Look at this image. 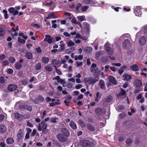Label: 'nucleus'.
<instances>
[{
	"mask_svg": "<svg viewBox=\"0 0 147 147\" xmlns=\"http://www.w3.org/2000/svg\"><path fill=\"white\" fill-rule=\"evenodd\" d=\"M131 46V44L128 40H125L123 42L122 44L123 47L125 49H128L130 48Z\"/></svg>",
	"mask_w": 147,
	"mask_h": 147,
	"instance_id": "obj_4",
	"label": "nucleus"
},
{
	"mask_svg": "<svg viewBox=\"0 0 147 147\" xmlns=\"http://www.w3.org/2000/svg\"><path fill=\"white\" fill-rule=\"evenodd\" d=\"M0 82L2 84L5 83V78L3 77H1L0 78Z\"/></svg>",
	"mask_w": 147,
	"mask_h": 147,
	"instance_id": "obj_50",
	"label": "nucleus"
},
{
	"mask_svg": "<svg viewBox=\"0 0 147 147\" xmlns=\"http://www.w3.org/2000/svg\"><path fill=\"white\" fill-rule=\"evenodd\" d=\"M144 31L145 34L147 35V26L144 27Z\"/></svg>",
	"mask_w": 147,
	"mask_h": 147,
	"instance_id": "obj_64",
	"label": "nucleus"
},
{
	"mask_svg": "<svg viewBox=\"0 0 147 147\" xmlns=\"http://www.w3.org/2000/svg\"><path fill=\"white\" fill-rule=\"evenodd\" d=\"M132 142V140L131 138H129L126 141V143L127 144L129 145L131 144Z\"/></svg>",
	"mask_w": 147,
	"mask_h": 147,
	"instance_id": "obj_44",
	"label": "nucleus"
},
{
	"mask_svg": "<svg viewBox=\"0 0 147 147\" xmlns=\"http://www.w3.org/2000/svg\"><path fill=\"white\" fill-rule=\"evenodd\" d=\"M82 87V85L81 84H78L75 86V88L76 89H79Z\"/></svg>",
	"mask_w": 147,
	"mask_h": 147,
	"instance_id": "obj_52",
	"label": "nucleus"
},
{
	"mask_svg": "<svg viewBox=\"0 0 147 147\" xmlns=\"http://www.w3.org/2000/svg\"><path fill=\"white\" fill-rule=\"evenodd\" d=\"M88 6H84L82 7V10L83 11H85L88 9Z\"/></svg>",
	"mask_w": 147,
	"mask_h": 147,
	"instance_id": "obj_47",
	"label": "nucleus"
},
{
	"mask_svg": "<svg viewBox=\"0 0 147 147\" xmlns=\"http://www.w3.org/2000/svg\"><path fill=\"white\" fill-rule=\"evenodd\" d=\"M92 48L90 47L87 46L85 48L84 51L86 53H88L92 52Z\"/></svg>",
	"mask_w": 147,
	"mask_h": 147,
	"instance_id": "obj_18",
	"label": "nucleus"
},
{
	"mask_svg": "<svg viewBox=\"0 0 147 147\" xmlns=\"http://www.w3.org/2000/svg\"><path fill=\"white\" fill-rule=\"evenodd\" d=\"M134 13L136 16H139L141 15V9L140 6H137L135 8Z\"/></svg>",
	"mask_w": 147,
	"mask_h": 147,
	"instance_id": "obj_7",
	"label": "nucleus"
},
{
	"mask_svg": "<svg viewBox=\"0 0 147 147\" xmlns=\"http://www.w3.org/2000/svg\"><path fill=\"white\" fill-rule=\"evenodd\" d=\"M45 38L44 39V40L45 41H47L49 44H51L53 40L51 39V37L50 36L46 35H45Z\"/></svg>",
	"mask_w": 147,
	"mask_h": 147,
	"instance_id": "obj_13",
	"label": "nucleus"
},
{
	"mask_svg": "<svg viewBox=\"0 0 147 147\" xmlns=\"http://www.w3.org/2000/svg\"><path fill=\"white\" fill-rule=\"evenodd\" d=\"M123 77L124 78V80H129L131 78V76L128 75L127 74H124L123 75Z\"/></svg>",
	"mask_w": 147,
	"mask_h": 147,
	"instance_id": "obj_24",
	"label": "nucleus"
},
{
	"mask_svg": "<svg viewBox=\"0 0 147 147\" xmlns=\"http://www.w3.org/2000/svg\"><path fill=\"white\" fill-rule=\"evenodd\" d=\"M46 18L47 19H48L50 18H55V14L53 13H49L48 15V16L46 17Z\"/></svg>",
	"mask_w": 147,
	"mask_h": 147,
	"instance_id": "obj_28",
	"label": "nucleus"
},
{
	"mask_svg": "<svg viewBox=\"0 0 147 147\" xmlns=\"http://www.w3.org/2000/svg\"><path fill=\"white\" fill-rule=\"evenodd\" d=\"M9 64V62L7 60H6L3 63V66H6Z\"/></svg>",
	"mask_w": 147,
	"mask_h": 147,
	"instance_id": "obj_59",
	"label": "nucleus"
},
{
	"mask_svg": "<svg viewBox=\"0 0 147 147\" xmlns=\"http://www.w3.org/2000/svg\"><path fill=\"white\" fill-rule=\"evenodd\" d=\"M71 21L72 23L75 24H78V22H77L76 19L75 18H72Z\"/></svg>",
	"mask_w": 147,
	"mask_h": 147,
	"instance_id": "obj_48",
	"label": "nucleus"
},
{
	"mask_svg": "<svg viewBox=\"0 0 147 147\" xmlns=\"http://www.w3.org/2000/svg\"><path fill=\"white\" fill-rule=\"evenodd\" d=\"M26 108L27 110L29 111H31L32 110V108L30 106H27Z\"/></svg>",
	"mask_w": 147,
	"mask_h": 147,
	"instance_id": "obj_58",
	"label": "nucleus"
},
{
	"mask_svg": "<svg viewBox=\"0 0 147 147\" xmlns=\"http://www.w3.org/2000/svg\"><path fill=\"white\" fill-rule=\"evenodd\" d=\"M19 36H21L25 40H27L28 38V37L24 35V33L23 32L19 33Z\"/></svg>",
	"mask_w": 147,
	"mask_h": 147,
	"instance_id": "obj_38",
	"label": "nucleus"
},
{
	"mask_svg": "<svg viewBox=\"0 0 147 147\" xmlns=\"http://www.w3.org/2000/svg\"><path fill=\"white\" fill-rule=\"evenodd\" d=\"M69 125L71 127L74 129H75L77 128L76 123L73 121H71L70 122Z\"/></svg>",
	"mask_w": 147,
	"mask_h": 147,
	"instance_id": "obj_23",
	"label": "nucleus"
},
{
	"mask_svg": "<svg viewBox=\"0 0 147 147\" xmlns=\"http://www.w3.org/2000/svg\"><path fill=\"white\" fill-rule=\"evenodd\" d=\"M23 119H25L29 118L30 117V115L29 114H27L23 115Z\"/></svg>",
	"mask_w": 147,
	"mask_h": 147,
	"instance_id": "obj_49",
	"label": "nucleus"
},
{
	"mask_svg": "<svg viewBox=\"0 0 147 147\" xmlns=\"http://www.w3.org/2000/svg\"><path fill=\"white\" fill-rule=\"evenodd\" d=\"M41 68V64L40 63H37L36 66V69L37 70H40Z\"/></svg>",
	"mask_w": 147,
	"mask_h": 147,
	"instance_id": "obj_39",
	"label": "nucleus"
},
{
	"mask_svg": "<svg viewBox=\"0 0 147 147\" xmlns=\"http://www.w3.org/2000/svg\"><path fill=\"white\" fill-rule=\"evenodd\" d=\"M9 60L11 63H14L16 61L15 58L14 57H10L9 58Z\"/></svg>",
	"mask_w": 147,
	"mask_h": 147,
	"instance_id": "obj_46",
	"label": "nucleus"
},
{
	"mask_svg": "<svg viewBox=\"0 0 147 147\" xmlns=\"http://www.w3.org/2000/svg\"><path fill=\"white\" fill-rule=\"evenodd\" d=\"M135 51L133 50H131L128 51V55L131 56L132 58H135Z\"/></svg>",
	"mask_w": 147,
	"mask_h": 147,
	"instance_id": "obj_25",
	"label": "nucleus"
},
{
	"mask_svg": "<svg viewBox=\"0 0 147 147\" xmlns=\"http://www.w3.org/2000/svg\"><path fill=\"white\" fill-rule=\"evenodd\" d=\"M17 88V86L14 84L10 85L8 87V90L11 91H13L15 90Z\"/></svg>",
	"mask_w": 147,
	"mask_h": 147,
	"instance_id": "obj_12",
	"label": "nucleus"
},
{
	"mask_svg": "<svg viewBox=\"0 0 147 147\" xmlns=\"http://www.w3.org/2000/svg\"><path fill=\"white\" fill-rule=\"evenodd\" d=\"M109 79L110 82L112 84H115L116 83V81L115 78L112 76H110L109 77Z\"/></svg>",
	"mask_w": 147,
	"mask_h": 147,
	"instance_id": "obj_20",
	"label": "nucleus"
},
{
	"mask_svg": "<svg viewBox=\"0 0 147 147\" xmlns=\"http://www.w3.org/2000/svg\"><path fill=\"white\" fill-rule=\"evenodd\" d=\"M15 9L14 7H11L8 9V10L9 12L10 13H13V12H14V11H15Z\"/></svg>",
	"mask_w": 147,
	"mask_h": 147,
	"instance_id": "obj_43",
	"label": "nucleus"
},
{
	"mask_svg": "<svg viewBox=\"0 0 147 147\" xmlns=\"http://www.w3.org/2000/svg\"><path fill=\"white\" fill-rule=\"evenodd\" d=\"M88 129L91 131H93L95 130L94 127L92 125L88 124L87 126Z\"/></svg>",
	"mask_w": 147,
	"mask_h": 147,
	"instance_id": "obj_35",
	"label": "nucleus"
},
{
	"mask_svg": "<svg viewBox=\"0 0 147 147\" xmlns=\"http://www.w3.org/2000/svg\"><path fill=\"white\" fill-rule=\"evenodd\" d=\"M24 131L20 129L19 130L17 134V137L19 139L23 138L24 136Z\"/></svg>",
	"mask_w": 147,
	"mask_h": 147,
	"instance_id": "obj_11",
	"label": "nucleus"
},
{
	"mask_svg": "<svg viewBox=\"0 0 147 147\" xmlns=\"http://www.w3.org/2000/svg\"><path fill=\"white\" fill-rule=\"evenodd\" d=\"M61 131L62 134L65 136L68 137L69 136V132L67 129L65 128H62L61 129Z\"/></svg>",
	"mask_w": 147,
	"mask_h": 147,
	"instance_id": "obj_9",
	"label": "nucleus"
},
{
	"mask_svg": "<svg viewBox=\"0 0 147 147\" xmlns=\"http://www.w3.org/2000/svg\"><path fill=\"white\" fill-rule=\"evenodd\" d=\"M28 83V80H25L22 82V84L24 85H26Z\"/></svg>",
	"mask_w": 147,
	"mask_h": 147,
	"instance_id": "obj_60",
	"label": "nucleus"
},
{
	"mask_svg": "<svg viewBox=\"0 0 147 147\" xmlns=\"http://www.w3.org/2000/svg\"><path fill=\"white\" fill-rule=\"evenodd\" d=\"M57 138L59 141L61 142H63L66 140L65 136L61 133L58 134Z\"/></svg>",
	"mask_w": 147,
	"mask_h": 147,
	"instance_id": "obj_6",
	"label": "nucleus"
},
{
	"mask_svg": "<svg viewBox=\"0 0 147 147\" xmlns=\"http://www.w3.org/2000/svg\"><path fill=\"white\" fill-rule=\"evenodd\" d=\"M7 130L6 126L3 124L0 125V133L3 134L5 133Z\"/></svg>",
	"mask_w": 147,
	"mask_h": 147,
	"instance_id": "obj_10",
	"label": "nucleus"
},
{
	"mask_svg": "<svg viewBox=\"0 0 147 147\" xmlns=\"http://www.w3.org/2000/svg\"><path fill=\"white\" fill-rule=\"evenodd\" d=\"M135 84L138 88H140L141 86L142 83L140 80L136 79L135 81Z\"/></svg>",
	"mask_w": 147,
	"mask_h": 147,
	"instance_id": "obj_15",
	"label": "nucleus"
},
{
	"mask_svg": "<svg viewBox=\"0 0 147 147\" xmlns=\"http://www.w3.org/2000/svg\"><path fill=\"white\" fill-rule=\"evenodd\" d=\"M98 69V68L97 67L96 64L93 63L91 65L90 71L94 73L96 72Z\"/></svg>",
	"mask_w": 147,
	"mask_h": 147,
	"instance_id": "obj_14",
	"label": "nucleus"
},
{
	"mask_svg": "<svg viewBox=\"0 0 147 147\" xmlns=\"http://www.w3.org/2000/svg\"><path fill=\"white\" fill-rule=\"evenodd\" d=\"M124 109V107L122 105L118 107V109L119 111L123 110Z\"/></svg>",
	"mask_w": 147,
	"mask_h": 147,
	"instance_id": "obj_53",
	"label": "nucleus"
},
{
	"mask_svg": "<svg viewBox=\"0 0 147 147\" xmlns=\"http://www.w3.org/2000/svg\"><path fill=\"white\" fill-rule=\"evenodd\" d=\"M84 27V31L85 34L86 35H88L90 33L89 24L86 22L83 23Z\"/></svg>",
	"mask_w": 147,
	"mask_h": 147,
	"instance_id": "obj_5",
	"label": "nucleus"
},
{
	"mask_svg": "<svg viewBox=\"0 0 147 147\" xmlns=\"http://www.w3.org/2000/svg\"><path fill=\"white\" fill-rule=\"evenodd\" d=\"M60 104V103L59 102V100H58L56 101L50 103V106L51 107H54L56 105H59Z\"/></svg>",
	"mask_w": 147,
	"mask_h": 147,
	"instance_id": "obj_26",
	"label": "nucleus"
},
{
	"mask_svg": "<svg viewBox=\"0 0 147 147\" xmlns=\"http://www.w3.org/2000/svg\"><path fill=\"white\" fill-rule=\"evenodd\" d=\"M99 84L100 86V88L101 89L104 90L105 89V84L104 81L102 80H100Z\"/></svg>",
	"mask_w": 147,
	"mask_h": 147,
	"instance_id": "obj_19",
	"label": "nucleus"
},
{
	"mask_svg": "<svg viewBox=\"0 0 147 147\" xmlns=\"http://www.w3.org/2000/svg\"><path fill=\"white\" fill-rule=\"evenodd\" d=\"M110 69L113 72H115L116 71V69L115 67L114 66H111L110 67Z\"/></svg>",
	"mask_w": 147,
	"mask_h": 147,
	"instance_id": "obj_61",
	"label": "nucleus"
},
{
	"mask_svg": "<svg viewBox=\"0 0 147 147\" xmlns=\"http://www.w3.org/2000/svg\"><path fill=\"white\" fill-rule=\"evenodd\" d=\"M7 72L9 74H12L13 72V70L11 69H8L7 70Z\"/></svg>",
	"mask_w": 147,
	"mask_h": 147,
	"instance_id": "obj_55",
	"label": "nucleus"
},
{
	"mask_svg": "<svg viewBox=\"0 0 147 147\" xmlns=\"http://www.w3.org/2000/svg\"><path fill=\"white\" fill-rule=\"evenodd\" d=\"M32 26H34L36 27L37 28H40V26L38 24H32Z\"/></svg>",
	"mask_w": 147,
	"mask_h": 147,
	"instance_id": "obj_54",
	"label": "nucleus"
},
{
	"mask_svg": "<svg viewBox=\"0 0 147 147\" xmlns=\"http://www.w3.org/2000/svg\"><path fill=\"white\" fill-rule=\"evenodd\" d=\"M112 65L113 66H116L117 67H120L121 66V64L120 63H111Z\"/></svg>",
	"mask_w": 147,
	"mask_h": 147,
	"instance_id": "obj_51",
	"label": "nucleus"
},
{
	"mask_svg": "<svg viewBox=\"0 0 147 147\" xmlns=\"http://www.w3.org/2000/svg\"><path fill=\"white\" fill-rule=\"evenodd\" d=\"M99 80L98 76H96L95 78H91V79L90 80V83L92 84L95 83L98 81Z\"/></svg>",
	"mask_w": 147,
	"mask_h": 147,
	"instance_id": "obj_22",
	"label": "nucleus"
},
{
	"mask_svg": "<svg viewBox=\"0 0 147 147\" xmlns=\"http://www.w3.org/2000/svg\"><path fill=\"white\" fill-rule=\"evenodd\" d=\"M91 79V77H87V78H85L83 79V81L85 82H88L90 81Z\"/></svg>",
	"mask_w": 147,
	"mask_h": 147,
	"instance_id": "obj_42",
	"label": "nucleus"
},
{
	"mask_svg": "<svg viewBox=\"0 0 147 147\" xmlns=\"http://www.w3.org/2000/svg\"><path fill=\"white\" fill-rule=\"evenodd\" d=\"M59 63V60L55 59H54L52 61V63L53 64L57 65Z\"/></svg>",
	"mask_w": 147,
	"mask_h": 147,
	"instance_id": "obj_40",
	"label": "nucleus"
},
{
	"mask_svg": "<svg viewBox=\"0 0 147 147\" xmlns=\"http://www.w3.org/2000/svg\"><path fill=\"white\" fill-rule=\"evenodd\" d=\"M112 45L109 42H107L104 46L105 49L109 54L112 55L113 53V49L111 47Z\"/></svg>",
	"mask_w": 147,
	"mask_h": 147,
	"instance_id": "obj_2",
	"label": "nucleus"
},
{
	"mask_svg": "<svg viewBox=\"0 0 147 147\" xmlns=\"http://www.w3.org/2000/svg\"><path fill=\"white\" fill-rule=\"evenodd\" d=\"M113 99V98L111 96H108L106 99V101L108 102H110Z\"/></svg>",
	"mask_w": 147,
	"mask_h": 147,
	"instance_id": "obj_45",
	"label": "nucleus"
},
{
	"mask_svg": "<svg viewBox=\"0 0 147 147\" xmlns=\"http://www.w3.org/2000/svg\"><path fill=\"white\" fill-rule=\"evenodd\" d=\"M57 119L56 118H51L50 119L51 121L53 123H56V120Z\"/></svg>",
	"mask_w": 147,
	"mask_h": 147,
	"instance_id": "obj_62",
	"label": "nucleus"
},
{
	"mask_svg": "<svg viewBox=\"0 0 147 147\" xmlns=\"http://www.w3.org/2000/svg\"><path fill=\"white\" fill-rule=\"evenodd\" d=\"M83 2L86 4H89L93 3V5H95V3H93V1L92 0H82Z\"/></svg>",
	"mask_w": 147,
	"mask_h": 147,
	"instance_id": "obj_29",
	"label": "nucleus"
},
{
	"mask_svg": "<svg viewBox=\"0 0 147 147\" xmlns=\"http://www.w3.org/2000/svg\"><path fill=\"white\" fill-rule=\"evenodd\" d=\"M102 61L104 62H106L108 61V57L103 58H102Z\"/></svg>",
	"mask_w": 147,
	"mask_h": 147,
	"instance_id": "obj_57",
	"label": "nucleus"
},
{
	"mask_svg": "<svg viewBox=\"0 0 147 147\" xmlns=\"http://www.w3.org/2000/svg\"><path fill=\"white\" fill-rule=\"evenodd\" d=\"M80 144L81 146L84 147H91L92 145V144L87 140H81Z\"/></svg>",
	"mask_w": 147,
	"mask_h": 147,
	"instance_id": "obj_3",
	"label": "nucleus"
},
{
	"mask_svg": "<svg viewBox=\"0 0 147 147\" xmlns=\"http://www.w3.org/2000/svg\"><path fill=\"white\" fill-rule=\"evenodd\" d=\"M130 68L132 70L134 71H137L139 70V67L138 65L136 64H134L131 65Z\"/></svg>",
	"mask_w": 147,
	"mask_h": 147,
	"instance_id": "obj_17",
	"label": "nucleus"
},
{
	"mask_svg": "<svg viewBox=\"0 0 147 147\" xmlns=\"http://www.w3.org/2000/svg\"><path fill=\"white\" fill-rule=\"evenodd\" d=\"M146 37L143 36L140 38L139 40V44L140 45H144L146 44Z\"/></svg>",
	"mask_w": 147,
	"mask_h": 147,
	"instance_id": "obj_8",
	"label": "nucleus"
},
{
	"mask_svg": "<svg viewBox=\"0 0 147 147\" xmlns=\"http://www.w3.org/2000/svg\"><path fill=\"white\" fill-rule=\"evenodd\" d=\"M14 115L15 118L19 120H21L23 119V115L20 114L18 113H15Z\"/></svg>",
	"mask_w": 147,
	"mask_h": 147,
	"instance_id": "obj_16",
	"label": "nucleus"
},
{
	"mask_svg": "<svg viewBox=\"0 0 147 147\" xmlns=\"http://www.w3.org/2000/svg\"><path fill=\"white\" fill-rule=\"evenodd\" d=\"M125 92L123 89H121L120 94L121 95H124L125 94Z\"/></svg>",
	"mask_w": 147,
	"mask_h": 147,
	"instance_id": "obj_63",
	"label": "nucleus"
},
{
	"mask_svg": "<svg viewBox=\"0 0 147 147\" xmlns=\"http://www.w3.org/2000/svg\"><path fill=\"white\" fill-rule=\"evenodd\" d=\"M47 124L45 121H42L38 125V130L39 131H42L44 134H46L48 132L47 129Z\"/></svg>",
	"mask_w": 147,
	"mask_h": 147,
	"instance_id": "obj_1",
	"label": "nucleus"
},
{
	"mask_svg": "<svg viewBox=\"0 0 147 147\" xmlns=\"http://www.w3.org/2000/svg\"><path fill=\"white\" fill-rule=\"evenodd\" d=\"M78 123L82 127H84L85 124L82 120L80 119L78 121Z\"/></svg>",
	"mask_w": 147,
	"mask_h": 147,
	"instance_id": "obj_41",
	"label": "nucleus"
},
{
	"mask_svg": "<svg viewBox=\"0 0 147 147\" xmlns=\"http://www.w3.org/2000/svg\"><path fill=\"white\" fill-rule=\"evenodd\" d=\"M77 18L79 21L81 22L86 20L84 16H78L77 17Z\"/></svg>",
	"mask_w": 147,
	"mask_h": 147,
	"instance_id": "obj_30",
	"label": "nucleus"
},
{
	"mask_svg": "<svg viewBox=\"0 0 147 147\" xmlns=\"http://www.w3.org/2000/svg\"><path fill=\"white\" fill-rule=\"evenodd\" d=\"M100 93L99 92H97L96 94V98L95 99V101H98V98L99 96Z\"/></svg>",
	"mask_w": 147,
	"mask_h": 147,
	"instance_id": "obj_56",
	"label": "nucleus"
},
{
	"mask_svg": "<svg viewBox=\"0 0 147 147\" xmlns=\"http://www.w3.org/2000/svg\"><path fill=\"white\" fill-rule=\"evenodd\" d=\"M49 59L48 57H43L42 59V61L45 63H47L49 61Z\"/></svg>",
	"mask_w": 147,
	"mask_h": 147,
	"instance_id": "obj_33",
	"label": "nucleus"
},
{
	"mask_svg": "<svg viewBox=\"0 0 147 147\" xmlns=\"http://www.w3.org/2000/svg\"><path fill=\"white\" fill-rule=\"evenodd\" d=\"M25 56L28 59H31L33 58L32 54L29 52L26 53L25 54Z\"/></svg>",
	"mask_w": 147,
	"mask_h": 147,
	"instance_id": "obj_21",
	"label": "nucleus"
},
{
	"mask_svg": "<svg viewBox=\"0 0 147 147\" xmlns=\"http://www.w3.org/2000/svg\"><path fill=\"white\" fill-rule=\"evenodd\" d=\"M96 57L97 60L101 59L102 58V55L100 52H98L96 54Z\"/></svg>",
	"mask_w": 147,
	"mask_h": 147,
	"instance_id": "obj_32",
	"label": "nucleus"
},
{
	"mask_svg": "<svg viewBox=\"0 0 147 147\" xmlns=\"http://www.w3.org/2000/svg\"><path fill=\"white\" fill-rule=\"evenodd\" d=\"M6 142L7 144H11L14 142L13 139L11 138H8L6 140Z\"/></svg>",
	"mask_w": 147,
	"mask_h": 147,
	"instance_id": "obj_27",
	"label": "nucleus"
},
{
	"mask_svg": "<svg viewBox=\"0 0 147 147\" xmlns=\"http://www.w3.org/2000/svg\"><path fill=\"white\" fill-rule=\"evenodd\" d=\"M18 41L20 43H25L26 42L25 39H22L20 37L18 38Z\"/></svg>",
	"mask_w": 147,
	"mask_h": 147,
	"instance_id": "obj_37",
	"label": "nucleus"
},
{
	"mask_svg": "<svg viewBox=\"0 0 147 147\" xmlns=\"http://www.w3.org/2000/svg\"><path fill=\"white\" fill-rule=\"evenodd\" d=\"M74 42L71 40L68 41L67 43V45L69 47L74 46Z\"/></svg>",
	"mask_w": 147,
	"mask_h": 147,
	"instance_id": "obj_36",
	"label": "nucleus"
},
{
	"mask_svg": "<svg viewBox=\"0 0 147 147\" xmlns=\"http://www.w3.org/2000/svg\"><path fill=\"white\" fill-rule=\"evenodd\" d=\"M45 68L46 70L48 72H50L52 70V67L49 65H47L45 66Z\"/></svg>",
	"mask_w": 147,
	"mask_h": 147,
	"instance_id": "obj_34",
	"label": "nucleus"
},
{
	"mask_svg": "<svg viewBox=\"0 0 147 147\" xmlns=\"http://www.w3.org/2000/svg\"><path fill=\"white\" fill-rule=\"evenodd\" d=\"M15 65V67L17 69H20L22 66L21 64L18 62H16Z\"/></svg>",
	"mask_w": 147,
	"mask_h": 147,
	"instance_id": "obj_31",
	"label": "nucleus"
}]
</instances>
